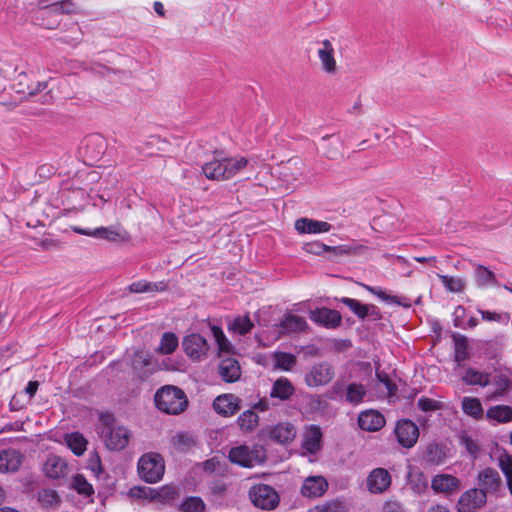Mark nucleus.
Masks as SVG:
<instances>
[{"label":"nucleus","instance_id":"36","mask_svg":"<svg viewBox=\"0 0 512 512\" xmlns=\"http://www.w3.org/2000/svg\"><path fill=\"white\" fill-rule=\"evenodd\" d=\"M65 442L77 456H81L86 451L87 440L79 432L67 434L65 436Z\"/></svg>","mask_w":512,"mask_h":512},{"label":"nucleus","instance_id":"2","mask_svg":"<svg viewBox=\"0 0 512 512\" xmlns=\"http://www.w3.org/2000/svg\"><path fill=\"white\" fill-rule=\"evenodd\" d=\"M165 472V463L163 457L154 452L142 455L138 461V473L147 483H156L160 481Z\"/></svg>","mask_w":512,"mask_h":512},{"label":"nucleus","instance_id":"10","mask_svg":"<svg viewBox=\"0 0 512 512\" xmlns=\"http://www.w3.org/2000/svg\"><path fill=\"white\" fill-rule=\"evenodd\" d=\"M392 479L388 470L384 468L373 469L366 481L367 489L372 494H381L385 492L391 485Z\"/></svg>","mask_w":512,"mask_h":512},{"label":"nucleus","instance_id":"21","mask_svg":"<svg viewBox=\"0 0 512 512\" xmlns=\"http://www.w3.org/2000/svg\"><path fill=\"white\" fill-rule=\"evenodd\" d=\"M332 226L328 222L314 220L310 218H300L295 222V229L301 234L326 233Z\"/></svg>","mask_w":512,"mask_h":512},{"label":"nucleus","instance_id":"39","mask_svg":"<svg viewBox=\"0 0 512 512\" xmlns=\"http://www.w3.org/2000/svg\"><path fill=\"white\" fill-rule=\"evenodd\" d=\"M202 172L209 180L223 181L220 159L214 158L213 160L205 163L202 166Z\"/></svg>","mask_w":512,"mask_h":512},{"label":"nucleus","instance_id":"24","mask_svg":"<svg viewBox=\"0 0 512 512\" xmlns=\"http://www.w3.org/2000/svg\"><path fill=\"white\" fill-rule=\"evenodd\" d=\"M318 57L321 62L322 69L328 74H335L337 64L334 57V48L329 40H324L318 49Z\"/></svg>","mask_w":512,"mask_h":512},{"label":"nucleus","instance_id":"43","mask_svg":"<svg viewBox=\"0 0 512 512\" xmlns=\"http://www.w3.org/2000/svg\"><path fill=\"white\" fill-rule=\"evenodd\" d=\"M273 358L275 366L285 371L291 370L296 364V357L291 353L275 352Z\"/></svg>","mask_w":512,"mask_h":512},{"label":"nucleus","instance_id":"29","mask_svg":"<svg viewBox=\"0 0 512 512\" xmlns=\"http://www.w3.org/2000/svg\"><path fill=\"white\" fill-rule=\"evenodd\" d=\"M279 327L281 328V333L291 334L298 333L306 330L307 322L306 320L294 314H287L284 319L281 321Z\"/></svg>","mask_w":512,"mask_h":512},{"label":"nucleus","instance_id":"47","mask_svg":"<svg viewBox=\"0 0 512 512\" xmlns=\"http://www.w3.org/2000/svg\"><path fill=\"white\" fill-rule=\"evenodd\" d=\"M445 458L443 449L436 443H431L427 446L425 451L426 461L432 464H440Z\"/></svg>","mask_w":512,"mask_h":512},{"label":"nucleus","instance_id":"41","mask_svg":"<svg viewBox=\"0 0 512 512\" xmlns=\"http://www.w3.org/2000/svg\"><path fill=\"white\" fill-rule=\"evenodd\" d=\"M254 324L249 318V316H239L236 317L230 324H229V330L238 333L240 335H245L249 333Z\"/></svg>","mask_w":512,"mask_h":512},{"label":"nucleus","instance_id":"22","mask_svg":"<svg viewBox=\"0 0 512 512\" xmlns=\"http://www.w3.org/2000/svg\"><path fill=\"white\" fill-rule=\"evenodd\" d=\"M431 487L437 493L451 494L459 490L460 481L450 474H438L433 477Z\"/></svg>","mask_w":512,"mask_h":512},{"label":"nucleus","instance_id":"9","mask_svg":"<svg viewBox=\"0 0 512 512\" xmlns=\"http://www.w3.org/2000/svg\"><path fill=\"white\" fill-rule=\"evenodd\" d=\"M395 434L400 445L411 448L418 440L419 429L414 422L404 419L397 422Z\"/></svg>","mask_w":512,"mask_h":512},{"label":"nucleus","instance_id":"61","mask_svg":"<svg viewBox=\"0 0 512 512\" xmlns=\"http://www.w3.org/2000/svg\"><path fill=\"white\" fill-rule=\"evenodd\" d=\"M332 255H331V259H336V258H339L341 256H344V255H349V254H352L353 253V249L350 247V246H347V245H340V246H335V247H331L330 246V251H329Z\"/></svg>","mask_w":512,"mask_h":512},{"label":"nucleus","instance_id":"17","mask_svg":"<svg viewBox=\"0 0 512 512\" xmlns=\"http://www.w3.org/2000/svg\"><path fill=\"white\" fill-rule=\"evenodd\" d=\"M269 437L279 444L291 443L296 435L297 429L290 422H281L269 429Z\"/></svg>","mask_w":512,"mask_h":512},{"label":"nucleus","instance_id":"31","mask_svg":"<svg viewBox=\"0 0 512 512\" xmlns=\"http://www.w3.org/2000/svg\"><path fill=\"white\" fill-rule=\"evenodd\" d=\"M167 289V284L164 281L148 282L140 280L133 282L128 286L131 293H146V292H162Z\"/></svg>","mask_w":512,"mask_h":512},{"label":"nucleus","instance_id":"60","mask_svg":"<svg viewBox=\"0 0 512 512\" xmlns=\"http://www.w3.org/2000/svg\"><path fill=\"white\" fill-rule=\"evenodd\" d=\"M461 442L472 457L476 458L478 456L479 446L473 439L468 436H463Z\"/></svg>","mask_w":512,"mask_h":512},{"label":"nucleus","instance_id":"40","mask_svg":"<svg viewBox=\"0 0 512 512\" xmlns=\"http://www.w3.org/2000/svg\"><path fill=\"white\" fill-rule=\"evenodd\" d=\"M178 347V338L175 334L166 332L162 335L160 345L156 351L163 355L173 353Z\"/></svg>","mask_w":512,"mask_h":512},{"label":"nucleus","instance_id":"55","mask_svg":"<svg viewBox=\"0 0 512 512\" xmlns=\"http://www.w3.org/2000/svg\"><path fill=\"white\" fill-rule=\"evenodd\" d=\"M48 0H38V4L46 9L47 13L62 14L66 11L68 3L66 1L54 2L52 4H45Z\"/></svg>","mask_w":512,"mask_h":512},{"label":"nucleus","instance_id":"1","mask_svg":"<svg viewBox=\"0 0 512 512\" xmlns=\"http://www.w3.org/2000/svg\"><path fill=\"white\" fill-rule=\"evenodd\" d=\"M154 401L160 411L169 415L181 414L188 406L185 392L174 385H165L159 388L155 393Z\"/></svg>","mask_w":512,"mask_h":512},{"label":"nucleus","instance_id":"56","mask_svg":"<svg viewBox=\"0 0 512 512\" xmlns=\"http://www.w3.org/2000/svg\"><path fill=\"white\" fill-rule=\"evenodd\" d=\"M365 289L371 292L372 294L376 295L378 298H380L383 301L395 303L398 305H401V301L398 299L397 296L390 295L386 291L381 290L380 288L364 285Z\"/></svg>","mask_w":512,"mask_h":512},{"label":"nucleus","instance_id":"32","mask_svg":"<svg viewBox=\"0 0 512 512\" xmlns=\"http://www.w3.org/2000/svg\"><path fill=\"white\" fill-rule=\"evenodd\" d=\"M486 417L498 423L510 422L512 421V408L507 405L492 406L487 410Z\"/></svg>","mask_w":512,"mask_h":512},{"label":"nucleus","instance_id":"7","mask_svg":"<svg viewBox=\"0 0 512 512\" xmlns=\"http://www.w3.org/2000/svg\"><path fill=\"white\" fill-rule=\"evenodd\" d=\"M249 496L255 506L266 510L275 508L279 501L276 491L265 484L253 486L250 489Z\"/></svg>","mask_w":512,"mask_h":512},{"label":"nucleus","instance_id":"54","mask_svg":"<svg viewBox=\"0 0 512 512\" xmlns=\"http://www.w3.org/2000/svg\"><path fill=\"white\" fill-rule=\"evenodd\" d=\"M417 406L424 412H433L443 408V404L440 401L427 397H421L417 402Z\"/></svg>","mask_w":512,"mask_h":512},{"label":"nucleus","instance_id":"62","mask_svg":"<svg viewBox=\"0 0 512 512\" xmlns=\"http://www.w3.org/2000/svg\"><path fill=\"white\" fill-rule=\"evenodd\" d=\"M89 468L96 475H98L99 473L102 472L101 460H100V457L98 456V454L95 453L90 456Z\"/></svg>","mask_w":512,"mask_h":512},{"label":"nucleus","instance_id":"33","mask_svg":"<svg viewBox=\"0 0 512 512\" xmlns=\"http://www.w3.org/2000/svg\"><path fill=\"white\" fill-rule=\"evenodd\" d=\"M366 394L367 391L364 385L358 383H350L346 387L344 399L350 404L357 405L363 401Z\"/></svg>","mask_w":512,"mask_h":512},{"label":"nucleus","instance_id":"49","mask_svg":"<svg viewBox=\"0 0 512 512\" xmlns=\"http://www.w3.org/2000/svg\"><path fill=\"white\" fill-rule=\"evenodd\" d=\"M213 337L215 338V341L218 345V348L221 352L230 353L233 349L230 341L225 336L222 329L218 326H213L211 328Z\"/></svg>","mask_w":512,"mask_h":512},{"label":"nucleus","instance_id":"42","mask_svg":"<svg viewBox=\"0 0 512 512\" xmlns=\"http://www.w3.org/2000/svg\"><path fill=\"white\" fill-rule=\"evenodd\" d=\"M455 344V360L457 363H462L468 358V341L465 336L456 334L453 336Z\"/></svg>","mask_w":512,"mask_h":512},{"label":"nucleus","instance_id":"58","mask_svg":"<svg viewBox=\"0 0 512 512\" xmlns=\"http://www.w3.org/2000/svg\"><path fill=\"white\" fill-rule=\"evenodd\" d=\"M150 365V356L144 351H136L132 358V367L135 370Z\"/></svg>","mask_w":512,"mask_h":512},{"label":"nucleus","instance_id":"13","mask_svg":"<svg viewBox=\"0 0 512 512\" xmlns=\"http://www.w3.org/2000/svg\"><path fill=\"white\" fill-rule=\"evenodd\" d=\"M323 434L319 426H308L303 434L301 447L307 454H317L322 449Z\"/></svg>","mask_w":512,"mask_h":512},{"label":"nucleus","instance_id":"59","mask_svg":"<svg viewBox=\"0 0 512 512\" xmlns=\"http://www.w3.org/2000/svg\"><path fill=\"white\" fill-rule=\"evenodd\" d=\"M305 250L308 253H311L314 255H322V254L330 251V246H328L324 243L315 241V242H310V243L305 244Z\"/></svg>","mask_w":512,"mask_h":512},{"label":"nucleus","instance_id":"45","mask_svg":"<svg viewBox=\"0 0 512 512\" xmlns=\"http://www.w3.org/2000/svg\"><path fill=\"white\" fill-rule=\"evenodd\" d=\"M38 501L46 508H54L60 503V498L56 491L44 489L38 493Z\"/></svg>","mask_w":512,"mask_h":512},{"label":"nucleus","instance_id":"64","mask_svg":"<svg viewBox=\"0 0 512 512\" xmlns=\"http://www.w3.org/2000/svg\"><path fill=\"white\" fill-rule=\"evenodd\" d=\"M383 512H403V509L401 505L396 502H388L384 506Z\"/></svg>","mask_w":512,"mask_h":512},{"label":"nucleus","instance_id":"51","mask_svg":"<svg viewBox=\"0 0 512 512\" xmlns=\"http://www.w3.org/2000/svg\"><path fill=\"white\" fill-rule=\"evenodd\" d=\"M490 383L495 386L494 392L489 397L490 399L503 395L510 385L508 378L503 375H496L492 380H490Z\"/></svg>","mask_w":512,"mask_h":512},{"label":"nucleus","instance_id":"50","mask_svg":"<svg viewBox=\"0 0 512 512\" xmlns=\"http://www.w3.org/2000/svg\"><path fill=\"white\" fill-rule=\"evenodd\" d=\"M484 321H494L507 325L510 321V314L508 312H494L489 310L478 309Z\"/></svg>","mask_w":512,"mask_h":512},{"label":"nucleus","instance_id":"26","mask_svg":"<svg viewBox=\"0 0 512 512\" xmlns=\"http://www.w3.org/2000/svg\"><path fill=\"white\" fill-rule=\"evenodd\" d=\"M44 472L49 478L59 479L67 475L68 467L63 458L51 455L44 463Z\"/></svg>","mask_w":512,"mask_h":512},{"label":"nucleus","instance_id":"38","mask_svg":"<svg viewBox=\"0 0 512 512\" xmlns=\"http://www.w3.org/2000/svg\"><path fill=\"white\" fill-rule=\"evenodd\" d=\"M463 381L467 385H480L485 387L490 384V377L489 374L487 373H483L475 369L469 368L467 369L465 375L463 376Z\"/></svg>","mask_w":512,"mask_h":512},{"label":"nucleus","instance_id":"63","mask_svg":"<svg viewBox=\"0 0 512 512\" xmlns=\"http://www.w3.org/2000/svg\"><path fill=\"white\" fill-rule=\"evenodd\" d=\"M376 376L378 378V380L383 383L386 388L388 389V391L391 393L392 390L395 388V385L390 381L388 375L384 372H379L378 370L376 371Z\"/></svg>","mask_w":512,"mask_h":512},{"label":"nucleus","instance_id":"28","mask_svg":"<svg viewBox=\"0 0 512 512\" xmlns=\"http://www.w3.org/2000/svg\"><path fill=\"white\" fill-rule=\"evenodd\" d=\"M295 392V388L290 380L284 377L277 379L270 391L271 398H278L282 401L288 400Z\"/></svg>","mask_w":512,"mask_h":512},{"label":"nucleus","instance_id":"4","mask_svg":"<svg viewBox=\"0 0 512 512\" xmlns=\"http://www.w3.org/2000/svg\"><path fill=\"white\" fill-rule=\"evenodd\" d=\"M101 436L107 449L111 451H120L128 445L131 433L124 426L109 425L105 423L101 430Z\"/></svg>","mask_w":512,"mask_h":512},{"label":"nucleus","instance_id":"27","mask_svg":"<svg viewBox=\"0 0 512 512\" xmlns=\"http://www.w3.org/2000/svg\"><path fill=\"white\" fill-rule=\"evenodd\" d=\"M22 463V455L14 450L7 449L0 451V473L14 472Z\"/></svg>","mask_w":512,"mask_h":512},{"label":"nucleus","instance_id":"25","mask_svg":"<svg viewBox=\"0 0 512 512\" xmlns=\"http://www.w3.org/2000/svg\"><path fill=\"white\" fill-rule=\"evenodd\" d=\"M478 481L481 487L479 490H483L485 494L496 492L502 484L499 473L492 468H485L481 471L478 475Z\"/></svg>","mask_w":512,"mask_h":512},{"label":"nucleus","instance_id":"16","mask_svg":"<svg viewBox=\"0 0 512 512\" xmlns=\"http://www.w3.org/2000/svg\"><path fill=\"white\" fill-rule=\"evenodd\" d=\"M213 408L218 414L230 417L240 410V399L233 394H223L214 400Z\"/></svg>","mask_w":512,"mask_h":512},{"label":"nucleus","instance_id":"15","mask_svg":"<svg viewBox=\"0 0 512 512\" xmlns=\"http://www.w3.org/2000/svg\"><path fill=\"white\" fill-rule=\"evenodd\" d=\"M185 353L193 359H199L208 351L206 339L200 334H190L183 340Z\"/></svg>","mask_w":512,"mask_h":512},{"label":"nucleus","instance_id":"48","mask_svg":"<svg viewBox=\"0 0 512 512\" xmlns=\"http://www.w3.org/2000/svg\"><path fill=\"white\" fill-rule=\"evenodd\" d=\"M499 467L506 477L507 485L512 494V457L506 453L499 456Z\"/></svg>","mask_w":512,"mask_h":512},{"label":"nucleus","instance_id":"8","mask_svg":"<svg viewBox=\"0 0 512 512\" xmlns=\"http://www.w3.org/2000/svg\"><path fill=\"white\" fill-rule=\"evenodd\" d=\"M106 149V141L99 134H93L84 139L80 151L87 162L93 163L99 160Z\"/></svg>","mask_w":512,"mask_h":512},{"label":"nucleus","instance_id":"3","mask_svg":"<svg viewBox=\"0 0 512 512\" xmlns=\"http://www.w3.org/2000/svg\"><path fill=\"white\" fill-rule=\"evenodd\" d=\"M265 450L261 446L252 448L241 445L234 447L229 452L231 462L243 467L251 468L265 461Z\"/></svg>","mask_w":512,"mask_h":512},{"label":"nucleus","instance_id":"30","mask_svg":"<svg viewBox=\"0 0 512 512\" xmlns=\"http://www.w3.org/2000/svg\"><path fill=\"white\" fill-rule=\"evenodd\" d=\"M324 155L329 159H336L342 154L343 141L339 137L324 136L321 139Z\"/></svg>","mask_w":512,"mask_h":512},{"label":"nucleus","instance_id":"44","mask_svg":"<svg viewBox=\"0 0 512 512\" xmlns=\"http://www.w3.org/2000/svg\"><path fill=\"white\" fill-rule=\"evenodd\" d=\"M475 279L480 287L492 285L496 281L494 273L481 265H478L475 269Z\"/></svg>","mask_w":512,"mask_h":512},{"label":"nucleus","instance_id":"46","mask_svg":"<svg viewBox=\"0 0 512 512\" xmlns=\"http://www.w3.org/2000/svg\"><path fill=\"white\" fill-rule=\"evenodd\" d=\"M439 279L441 280L444 287L453 293L461 292L465 287V282L460 277H452L447 275L438 274Z\"/></svg>","mask_w":512,"mask_h":512},{"label":"nucleus","instance_id":"52","mask_svg":"<svg viewBox=\"0 0 512 512\" xmlns=\"http://www.w3.org/2000/svg\"><path fill=\"white\" fill-rule=\"evenodd\" d=\"M73 488L84 496H91L94 493L92 485L82 475H76L73 479Z\"/></svg>","mask_w":512,"mask_h":512},{"label":"nucleus","instance_id":"19","mask_svg":"<svg viewBox=\"0 0 512 512\" xmlns=\"http://www.w3.org/2000/svg\"><path fill=\"white\" fill-rule=\"evenodd\" d=\"M328 489V482L322 476H309L302 485L301 493L304 497L317 498L322 496Z\"/></svg>","mask_w":512,"mask_h":512},{"label":"nucleus","instance_id":"35","mask_svg":"<svg viewBox=\"0 0 512 512\" xmlns=\"http://www.w3.org/2000/svg\"><path fill=\"white\" fill-rule=\"evenodd\" d=\"M461 407L465 414L474 419H479L483 416L484 410L478 398L463 397Z\"/></svg>","mask_w":512,"mask_h":512},{"label":"nucleus","instance_id":"53","mask_svg":"<svg viewBox=\"0 0 512 512\" xmlns=\"http://www.w3.org/2000/svg\"><path fill=\"white\" fill-rule=\"evenodd\" d=\"M205 504L199 497H189L181 505L183 512H204Z\"/></svg>","mask_w":512,"mask_h":512},{"label":"nucleus","instance_id":"12","mask_svg":"<svg viewBox=\"0 0 512 512\" xmlns=\"http://www.w3.org/2000/svg\"><path fill=\"white\" fill-rule=\"evenodd\" d=\"M310 319L328 329H335L340 326L342 321L341 314L333 309L318 308L310 311Z\"/></svg>","mask_w":512,"mask_h":512},{"label":"nucleus","instance_id":"20","mask_svg":"<svg viewBox=\"0 0 512 512\" xmlns=\"http://www.w3.org/2000/svg\"><path fill=\"white\" fill-rule=\"evenodd\" d=\"M358 425L365 431H378L385 425V418L376 410H366L360 413Z\"/></svg>","mask_w":512,"mask_h":512},{"label":"nucleus","instance_id":"18","mask_svg":"<svg viewBox=\"0 0 512 512\" xmlns=\"http://www.w3.org/2000/svg\"><path fill=\"white\" fill-rule=\"evenodd\" d=\"M340 301L362 320L368 316H371L373 320L381 318L379 309L373 304H362L358 300L348 297H343Z\"/></svg>","mask_w":512,"mask_h":512},{"label":"nucleus","instance_id":"57","mask_svg":"<svg viewBox=\"0 0 512 512\" xmlns=\"http://www.w3.org/2000/svg\"><path fill=\"white\" fill-rule=\"evenodd\" d=\"M309 512H342V504L338 501H330L316 505Z\"/></svg>","mask_w":512,"mask_h":512},{"label":"nucleus","instance_id":"6","mask_svg":"<svg viewBox=\"0 0 512 512\" xmlns=\"http://www.w3.org/2000/svg\"><path fill=\"white\" fill-rule=\"evenodd\" d=\"M335 376L334 368L327 362L314 364L305 375V383L308 387L316 388L327 385Z\"/></svg>","mask_w":512,"mask_h":512},{"label":"nucleus","instance_id":"34","mask_svg":"<svg viewBox=\"0 0 512 512\" xmlns=\"http://www.w3.org/2000/svg\"><path fill=\"white\" fill-rule=\"evenodd\" d=\"M173 448L178 452H186L196 444L194 436L186 432H180L171 438Z\"/></svg>","mask_w":512,"mask_h":512},{"label":"nucleus","instance_id":"14","mask_svg":"<svg viewBox=\"0 0 512 512\" xmlns=\"http://www.w3.org/2000/svg\"><path fill=\"white\" fill-rule=\"evenodd\" d=\"M223 181L230 180L239 175L245 168L252 167L250 160L245 157H230L220 159Z\"/></svg>","mask_w":512,"mask_h":512},{"label":"nucleus","instance_id":"23","mask_svg":"<svg viewBox=\"0 0 512 512\" xmlns=\"http://www.w3.org/2000/svg\"><path fill=\"white\" fill-rule=\"evenodd\" d=\"M219 375L223 381L232 383L239 380L241 368L238 361L231 357L223 358L218 367Z\"/></svg>","mask_w":512,"mask_h":512},{"label":"nucleus","instance_id":"5","mask_svg":"<svg viewBox=\"0 0 512 512\" xmlns=\"http://www.w3.org/2000/svg\"><path fill=\"white\" fill-rule=\"evenodd\" d=\"M72 230L81 235L104 239L109 242H123L129 239L128 232L117 226L98 227L95 229L72 227Z\"/></svg>","mask_w":512,"mask_h":512},{"label":"nucleus","instance_id":"11","mask_svg":"<svg viewBox=\"0 0 512 512\" xmlns=\"http://www.w3.org/2000/svg\"><path fill=\"white\" fill-rule=\"evenodd\" d=\"M486 502L483 490L470 489L463 493L458 501L459 512H475Z\"/></svg>","mask_w":512,"mask_h":512},{"label":"nucleus","instance_id":"37","mask_svg":"<svg viewBox=\"0 0 512 512\" xmlns=\"http://www.w3.org/2000/svg\"><path fill=\"white\" fill-rule=\"evenodd\" d=\"M237 423L242 431L251 432L258 426L259 417L253 410H247L240 414Z\"/></svg>","mask_w":512,"mask_h":512}]
</instances>
